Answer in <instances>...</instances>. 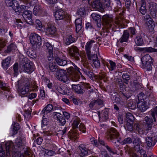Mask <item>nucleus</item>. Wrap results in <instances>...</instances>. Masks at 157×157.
I'll return each mask as SVG.
<instances>
[{"instance_id": "nucleus-64", "label": "nucleus", "mask_w": 157, "mask_h": 157, "mask_svg": "<svg viewBox=\"0 0 157 157\" xmlns=\"http://www.w3.org/2000/svg\"><path fill=\"white\" fill-rule=\"evenodd\" d=\"M13 10L16 13H17V14H19L20 13H22L21 11V9L19 6V5H18L17 3H16V5L13 8Z\"/></svg>"}, {"instance_id": "nucleus-3", "label": "nucleus", "mask_w": 157, "mask_h": 157, "mask_svg": "<svg viewBox=\"0 0 157 157\" xmlns=\"http://www.w3.org/2000/svg\"><path fill=\"white\" fill-rule=\"evenodd\" d=\"M20 67L25 72L31 73L33 71V63L27 58H23L20 63Z\"/></svg>"}, {"instance_id": "nucleus-2", "label": "nucleus", "mask_w": 157, "mask_h": 157, "mask_svg": "<svg viewBox=\"0 0 157 157\" xmlns=\"http://www.w3.org/2000/svg\"><path fill=\"white\" fill-rule=\"evenodd\" d=\"M73 66H71L68 68L67 72L69 74V78L73 82H77L80 78L79 74H81L80 70H81L75 64L72 63Z\"/></svg>"}, {"instance_id": "nucleus-42", "label": "nucleus", "mask_w": 157, "mask_h": 157, "mask_svg": "<svg viewBox=\"0 0 157 157\" xmlns=\"http://www.w3.org/2000/svg\"><path fill=\"white\" fill-rule=\"evenodd\" d=\"M92 117L95 121L100 120L101 115H100V112H98V113L93 112L92 113Z\"/></svg>"}, {"instance_id": "nucleus-6", "label": "nucleus", "mask_w": 157, "mask_h": 157, "mask_svg": "<svg viewBox=\"0 0 157 157\" xmlns=\"http://www.w3.org/2000/svg\"><path fill=\"white\" fill-rule=\"evenodd\" d=\"M156 121H154L151 118L149 117L148 116H146L144 118L143 126L144 129H146V131L150 130L152 128L153 124Z\"/></svg>"}, {"instance_id": "nucleus-53", "label": "nucleus", "mask_w": 157, "mask_h": 157, "mask_svg": "<svg viewBox=\"0 0 157 157\" xmlns=\"http://www.w3.org/2000/svg\"><path fill=\"white\" fill-rule=\"evenodd\" d=\"M45 115L44 114L43 117L42 125V128H44V126L48 125L49 124L48 119L45 117Z\"/></svg>"}, {"instance_id": "nucleus-22", "label": "nucleus", "mask_w": 157, "mask_h": 157, "mask_svg": "<svg viewBox=\"0 0 157 157\" xmlns=\"http://www.w3.org/2000/svg\"><path fill=\"white\" fill-rule=\"evenodd\" d=\"M141 61L142 64H146V63H153V62L151 57L149 55H146L142 57Z\"/></svg>"}, {"instance_id": "nucleus-60", "label": "nucleus", "mask_w": 157, "mask_h": 157, "mask_svg": "<svg viewBox=\"0 0 157 157\" xmlns=\"http://www.w3.org/2000/svg\"><path fill=\"white\" fill-rule=\"evenodd\" d=\"M90 140L92 144H93L94 146L98 147V143L97 142V139L93 137H91L90 138Z\"/></svg>"}, {"instance_id": "nucleus-29", "label": "nucleus", "mask_w": 157, "mask_h": 157, "mask_svg": "<svg viewBox=\"0 0 157 157\" xmlns=\"http://www.w3.org/2000/svg\"><path fill=\"white\" fill-rule=\"evenodd\" d=\"M48 65L49 70L52 72L56 71L58 68L56 63L54 62H49Z\"/></svg>"}, {"instance_id": "nucleus-10", "label": "nucleus", "mask_w": 157, "mask_h": 157, "mask_svg": "<svg viewBox=\"0 0 157 157\" xmlns=\"http://www.w3.org/2000/svg\"><path fill=\"white\" fill-rule=\"evenodd\" d=\"M149 10L151 16L153 18L156 17L157 12V4L154 2H151L149 3Z\"/></svg>"}, {"instance_id": "nucleus-24", "label": "nucleus", "mask_w": 157, "mask_h": 157, "mask_svg": "<svg viewBox=\"0 0 157 157\" xmlns=\"http://www.w3.org/2000/svg\"><path fill=\"white\" fill-rule=\"evenodd\" d=\"M92 6L94 9L99 10L101 8L102 4L100 0H95L92 3Z\"/></svg>"}, {"instance_id": "nucleus-46", "label": "nucleus", "mask_w": 157, "mask_h": 157, "mask_svg": "<svg viewBox=\"0 0 157 157\" xmlns=\"http://www.w3.org/2000/svg\"><path fill=\"white\" fill-rule=\"evenodd\" d=\"M58 78L59 80L63 81L64 83L68 82L69 80V79L66 74L62 76H60L59 78Z\"/></svg>"}, {"instance_id": "nucleus-8", "label": "nucleus", "mask_w": 157, "mask_h": 157, "mask_svg": "<svg viewBox=\"0 0 157 157\" xmlns=\"http://www.w3.org/2000/svg\"><path fill=\"white\" fill-rule=\"evenodd\" d=\"M103 22L107 25V27H111L113 23V16L112 15H105L102 16Z\"/></svg>"}, {"instance_id": "nucleus-18", "label": "nucleus", "mask_w": 157, "mask_h": 157, "mask_svg": "<svg viewBox=\"0 0 157 157\" xmlns=\"http://www.w3.org/2000/svg\"><path fill=\"white\" fill-rule=\"evenodd\" d=\"M129 36V31L127 30H124L122 36L119 40V41L121 43L127 42L128 40Z\"/></svg>"}, {"instance_id": "nucleus-56", "label": "nucleus", "mask_w": 157, "mask_h": 157, "mask_svg": "<svg viewBox=\"0 0 157 157\" xmlns=\"http://www.w3.org/2000/svg\"><path fill=\"white\" fill-rule=\"evenodd\" d=\"M145 52H157V49L153 48L151 47L145 48Z\"/></svg>"}, {"instance_id": "nucleus-32", "label": "nucleus", "mask_w": 157, "mask_h": 157, "mask_svg": "<svg viewBox=\"0 0 157 157\" xmlns=\"http://www.w3.org/2000/svg\"><path fill=\"white\" fill-rule=\"evenodd\" d=\"M126 117L127 122L133 123L135 118L133 115L131 113H127L126 114Z\"/></svg>"}, {"instance_id": "nucleus-35", "label": "nucleus", "mask_w": 157, "mask_h": 157, "mask_svg": "<svg viewBox=\"0 0 157 157\" xmlns=\"http://www.w3.org/2000/svg\"><path fill=\"white\" fill-rule=\"evenodd\" d=\"M16 46L15 44L12 43L9 45L7 47V49L5 51L6 53H10L12 51L16 49Z\"/></svg>"}, {"instance_id": "nucleus-54", "label": "nucleus", "mask_w": 157, "mask_h": 157, "mask_svg": "<svg viewBox=\"0 0 157 157\" xmlns=\"http://www.w3.org/2000/svg\"><path fill=\"white\" fill-rule=\"evenodd\" d=\"M151 115L154 120V121H156V118L155 117V115L157 116V106L151 109Z\"/></svg>"}, {"instance_id": "nucleus-57", "label": "nucleus", "mask_w": 157, "mask_h": 157, "mask_svg": "<svg viewBox=\"0 0 157 157\" xmlns=\"http://www.w3.org/2000/svg\"><path fill=\"white\" fill-rule=\"evenodd\" d=\"M147 11L146 6H140L139 9V12L142 15H144L146 13Z\"/></svg>"}, {"instance_id": "nucleus-48", "label": "nucleus", "mask_w": 157, "mask_h": 157, "mask_svg": "<svg viewBox=\"0 0 157 157\" xmlns=\"http://www.w3.org/2000/svg\"><path fill=\"white\" fill-rule=\"evenodd\" d=\"M121 94V97H116L115 98V101L118 104L122 105L123 103V100L121 98V97H123V96L125 97V95L124 94Z\"/></svg>"}, {"instance_id": "nucleus-38", "label": "nucleus", "mask_w": 157, "mask_h": 157, "mask_svg": "<svg viewBox=\"0 0 157 157\" xmlns=\"http://www.w3.org/2000/svg\"><path fill=\"white\" fill-rule=\"evenodd\" d=\"M153 64V63H146V64H142V68L146 69L148 71H150L152 70V65Z\"/></svg>"}, {"instance_id": "nucleus-20", "label": "nucleus", "mask_w": 157, "mask_h": 157, "mask_svg": "<svg viewBox=\"0 0 157 157\" xmlns=\"http://www.w3.org/2000/svg\"><path fill=\"white\" fill-rule=\"evenodd\" d=\"M137 106L141 112H144L148 108V106L145 102H137Z\"/></svg>"}, {"instance_id": "nucleus-44", "label": "nucleus", "mask_w": 157, "mask_h": 157, "mask_svg": "<svg viewBox=\"0 0 157 157\" xmlns=\"http://www.w3.org/2000/svg\"><path fill=\"white\" fill-rule=\"evenodd\" d=\"M132 140L130 137H127L125 138L121 142H120L122 145H124L126 144H130L132 143Z\"/></svg>"}, {"instance_id": "nucleus-34", "label": "nucleus", "mask_w": 157, "mask_h": 157, "mask_svg": "<svg viewBox=\"0 0 157 157\" xmlns=\"http://www.w3.org/2000/svg\"><path fill=\"white\" fill-rule=\"evenodd\" d=\"M135 41L138 46H141L144 44L143 39L141 36H137L135 39Z\"/></svg>"}, {"instance_id": "nucleus-58", "label": "nucleus", "mask_w": 157, "mask_h": 157, "mask_svg": "<svg viewBox=\"0 0 157 157\" xmlns=\"http://www.w3.org/2000/svg\"><path fill=\"white\" fill-rule=\"evenodd\" d=\"M18 63H15L13 66L14 73L15 75H17L18 73Z\"/></svg>"}, {"instance_id": "nucleus-12", "label": "nucleus", "mask_w": 157, "mask_h": 157, "mask_svg": "<svg viewBox=\"0 0 157 157\" xmlns=\"http://www.w3.org/2000/svg\"><path fill=\"white\" fill-rule=\"evenodd\" d=\"M67 13L65 11L62 9H59L55 13V17L57 20H61L65 18Z\"/></svg>"}, {"instance_id": "nucleus-59", "label": "nucleus", "mask_w": 157, "mask_h": 157, "mask_svg": "<svg viewBox=\"0 0 157 157\" xmlns=\"http://www.w3.org/2000/svg\"><path fill=\"white\" fill-rule=\"evenodd\" d=\"M109 62L110 64V67L109 68V70L112 71L115 69L116 67L115 63L110 60L109 61Z\"/></svg>"}, {"instance_id": "nucleus-40", "label": "nucleus", "mask_w": 157, "mask_h": 157, "mask_svg": "<svg viewBox=\"0 0 157 157\" xmlns=\"http://www.w3.org/2000/svg\"><path fill=\"white\" fill-rule=\"evenodd\" d=\"M5 2L8 7H11L13 9L16 5V4H15V3L13 2V0H6Z\"/></svg>"}, {"instance_id": "nucleus-47", "label": "nucleus", "mask_w": 157, "mask_h": 157, "mask_svg": "<svg viewBox=\"0 0 157 157\" xmlns=\"http://www.w3.org/2000/svg\"><path fill=\"white\" fill-rule=\"evenodd\" d=\"M89 60H92L93 62L98 59L97 54H94L91 55V54L87 55Z\"/></svg>"}, {"instance_id": "nucleus-31", "label": "nucleus", "mask_w": 157, "mask_h": 157, "mask_svg": "<svg viewBox=\"0 0 157 157\" xmlns=\"http://www.w3.org/2000/svg\"><path fill=\"white\" fill-rule=\"evenodd\" d=\"M113 6L115 9H118L121 8L122 4L120 0H113Z\"/></svg>"}, {"instance_id": "nucleus-37", "label": "nucleus", "mask_w": 157, "mask_h": 157, "mask_svg": "<svg viewBox=\"0 0 157 157\" xmlns=\"http://www.w3.org/2000/svg\"><path fill=\"white\" fill-rule=\"evenodd\" d=\"M101 115V121H104L106 120L108 118V112L107 111H102V112L100 113Z\"/></svg>"}, {"instance_id": "nucleus-19", "label": "nucleus", "mask_w": 157, "mask_h": 157, "mask_svg": "<svg viewBox=\"0 0 157 157\" xmlns=\"http://www.w3.org/2000/svg\"><path fill=\"white\" fill-rule=\"evenodd\" d=\"M54 59L56 63L59 66H64L66 65L67 63V60L58 56H55Z\"/></svg>"}, {"instance_id": "nucleus-13", "label": "nucleus", "mask_w": 157, "mask_h": 157, "mask_svg": "<svg viewBox=\"0 0 157 157\" xmlns=\"http://www.w3.org/2000/svg\"><path fill=\"white\" fill-rule=\"evenodd\" d=\"M55 86L57 90L61 94H67L70 93L69 90L65 86L60 85L56 86Z\"/></svg>"}, {"instance_id": "nucleus-61", "label": "nucleus", "mask_w": 157, "mask_h": 157, "mask_svg": "<svg viewBox=\"0 0 157 157\" xmlns=\"http://www.w3.org/2000/svg\"><path fill=\"white\" fill-rule=\"evenodd\" d=\"M133 123H131V122H128L126 124V128L127 130L130 132L132 131L133 129Z\"/></svg>"}, {"instance_id": "nucleus-11", "label": "nucleus", "mask_w": 157, "mask_h": 157, "mask_svg": "<svg viewBox=\"0 0 157 157\" xmlns=\"http://www.w3.org/2000/svg\"><path fill=\"white\" fill-rule=\"evenodd\" d=\"M145 143L147 146L149 147H154L157 142V138L155 137L147 136L145 139Z\"/></svg>"}, {"instance_id": "nucleus-7", "label": "nucleus", "mask_w": 157, "mask_h": 157, "mask_svg": "<svg viewBox=\"0 0 157 157\" xmlns=\"http://www.w3.org/2000/svg\"><path fill=\"white\" fill-rule=\"evenodd\" d=\"M30 40L31 43L33 46L35 45L39 46L41 44V40L40 36L36 33L31 34Z\"/></svg>"}, {"instance_id": "nucleus-63", "label": "nucleus", "mask_w": 157, "mask_h": 157, "mask_svg": "<svg viewBox=\"0 0 157 157\" xmlns=\"http://www.w3.org/2000/svg\"><path fill=\"white\" fill-rule=\"evenodd\" d=\"M45 45L46 46L47 48L48 52H53V47L52 45L48 43L47 42L45 43Z\"/></svg>"}, {"instance_id": "nucleus-43", "label": "nucleus", "mask_w": 157, "mask_h": 157, "mask_svg": "<svg viewBox=\"0 0 157 157\" xmlns=\"http://www.w3.org/2000/svg\"><path fill=\"white\" fill-rule=\"evenodd\" d=\"M56 72V76L57 77V78H59L60 76H62L65 74L64 71L62 69H60L58 68Z\"/></svg>"}, {"instance_id": "nucleus-23", "label": "nucleus", "mask_w": 157, "mask_h": 157, "mask_svg": "<svg viewBox=\"0 0 157 157\" xmlns=\"http://www.w3.org/2000/svg\"><path fill=\"white\" fill-rule=\"evenodd\" d=\"M68 135L69 138L74 141L78 138V135L77 132L75 131H70L68 134Z\"/></svg>"}, {"instance_id": "nucleus-55", "label": "nucleus", "mask_w": 157, "mask_h": 157, "mask_svg": "<svg viewBox=\"0 0 157 157\" xmlns=\"http://www.w3.org/2000/svg\"><path fill=\"white\" fill-rule=\"evenodd\" d=\"M27 53L28 56L30 57L33 58H35L36 56L35 52L32 49H29L28 51L27 52Z\"/></svg>"}, {"instance_id": "nucleus-39", "label": "nucleus", "mask_w": 157, "mask_h": 157, "mask_svg": "<svg viewBox=\"0 0 157 157\" xmlns=\"http://www.w3.org/2000/svg\"><path fill=\"white\" fill-rule=\"evenodd\" d=\"M41 10L42 9L41 6L39 5H37L35 6L34 8L33 13L35 15H37Z\"/></svg>"}, {"instance_id": "nucleus-16", "label": "nucleus", "mask_w": 157, "mask_h": 157, "mask_svg": "<svg viewBox=\"0 0 157 157\" xmlns=\"http://www.w3.org/2000/svg\"><path fill=\"white\" fill-rule=\"evenodd\" d=\"M71 86L72 89L78 94H82L85 91L83 87L80 85L73 84Z\"/></svg>"}, {"instance_id": "nucleus-52", "label": "nucleus", "mask_w": 157, "mask_h": 157, "mask_svg": "<svg viewBox=\"0 0 157 157\" xmlns=\"http://www.w3.org/2000/svg\"><path fill=\"white\" fill-rule=\"evenodd\" d=\"M147 25H148V28L149 29H150L151 31H152L155 27V22L153 21L152 19H151V20H149L147 21Z\"/></svg>"}, {"instance_id": "nucleus-27", "label": "nucleus", "mask_w": 157, "mask_h": 157, "mask_svg": "<svg viewBox=\"0 0 157 157\" xmlns=\"http://www.w3.org/2000/svg\"><path fill=\"white\" fill-rule=\"evenodd\" d=\"M10 61L11 58L9 57L3 60L2 66L5 70H6L9 67Z\"/></svg>"}, {"instance_id": "nucleus-1", "label": "nucleus", "mask_w": 157, "mask_h": 157, "mask_svg": "<svg viewBox=\"0 0 157 157\" xmlns=\"http://www.w3.org/2000/svg\"><path fill=\"white\" fill-rule=\"evenodd\" d=\"M15 84L18 88V92L22 95H25L29 92V80L27 78H23L18 80Z\"/></svg>"}, {"instance_id": "nucleus-33", "label": "nucleus", "mask_w": 157, "mask_h": 157, "mask_svg": "<svg viewBox=\"0 0 157 157\" xmlns=\"http://www.w3.org/2000/svg\"><path fill=\"white\" fill-rule=\"evenodd\" d=\"M5 145L7 155H10V151H11V149L13 147V143L12 142H8Z\"/></svg>"}, {"instance_id": "nucleus-45", "label": "nucleus", "mask_w": 157, "mask_h": 157, "mask_svg": "<svg viewBox=\"0 0 157 157\" xmlns=\"http://www.w3.org/2000/svg\"><path fill=\"white\" fill-rule=\"evenodd\" d=\"M86 13V11L84 7L80 8L77 11V14L80 16H83Z\"/></svg>"}, {"instance_id": "nucleus-28", "label": "nucleus", "mask_w": 157, "mask_h": 157, "mask_svg": "<svg viewBox=\"0 0 157 157\" xmlns=\"http://www.w3.org/2000/svg\"><path fill=\"white\" fill-rule=\"evenodd\" d=\"M53 109V106L51 104L47 105L43 109L42 112L43 114L45 115L48 113H50Z\"/></svg>"}, {"instance_id": "nucleus-50", "label": "nucleus", "mask_w": 157, "mask_h": 157, "mask_svg": "<svg viewBox=\"0 0 157 157\" xmlns=\"http://www.w3.org/2000/svg\"><path fill=\"white\" fill-rule=\"evenodd\" d=\"M35 25L36 28L38 30L41 31L43 27L41 22L39 20L37 19L35 21Z\"/></svg>"}, {"instance_id": "nucleus-21", "label": "nucleus", "mask_w": 157, "mask_h": 157, "mask_svg": "<svg viewBox=\"0 0 157 157\" xmlns=\"http://www.w3.org/2000/svg\"><path fill=\"white\" fill-rule=\"evenodd\" d=\"M56 32V28L53 25L48 24L46 29V32L48 35H53Z\"/></svg>"}, {"instance_id": "nucleus-4", "label": "nucleus", "mask_w": 157, "mask_h": 157, "mask_svg": "<svg viewBox=\"0 0 157 157\" xmlns=\"http://www.w3.org/2000/svg\"><path fill=\"white\" fill-rule=\"evenodd\" d=\"M67 51L70 56L73 59L76 60H79L80 55L79 50L77 47L72 46L67 48Z\"/></svg>"}, {"instance_id": "nucleus-41", "label": "nucleus", "mask_w": 157, "mask_h": 157, "mask_svg": "<svg viewBox=\"0 0 157 157\" xmlns=\"http://www.w3.org/2000/svg\"><path fill=\"white\" fill-rule=\"evenodd\" d=\"M13 125V134L15 135L17 133L18 130L20 128V126L18 123L15 122Z\"/></svg>"}, {"instance_id": "nucleus-15", "label": "nucleus", "mask_w": 157, "mask_h": 157, "mask_svg": "<svg viewBox=\"0 0 157 157\" xmlns=\"http://www.w3.org/2000/svg\"><path fill=\"white\" fill-rule=\"evenodd\" d=\"M91 16L94 20L95 21L98 27H101V16L96 13H93L91 14Z\"/></svg>"}, {"instance_id": "nucleus-36", "label": "nucleus", "mask_w": 157, "mask_h": 157, "mask_svg": "<svg viewBox=\"0 0 157 157\" xmlns=\"http://www.w3.org/2000/svg\"><path fill=\"white\" fill-rule=\"evenodd\" d=\"M98 142L101 144L103 146H105L109 152L110 153H112L113 154H115V153L112 151L111 148L107 145V144L105 143L104 141L102 140L99 139Z\"/></svg>"}, {"instance_id": "nucleus-49", "label": "nucleus", "mask_w": 157, "mask_h": 157, "mask_svg": "<svg viewBox=\"0 0 157 157\" xmlns=\"http://www.w3.org/2000/svg\"><path fill=\"white\" fill-rule=\"evenodd\" d=\"M80 123L79 119L77 118L73 121L72 124V127L74 129L78 128V126Z\"/></svg>"}, {"instance_id": "nucleus-5", "label": "nucleus", "mask_w": 157, "mask_h": 157, "mask_svg": "<svg viewBox=\"0 0 157 157\" xmlns=\"http://www.w3.org/2000/svg\"><path fill=\"white\" fill-rule=\"evenodd\" d=\"M107 136L108 138L111 140L117 139V142H120L121 139L119 138V134L115 128H112L109 129L107 132Z\"/></svg>"}, {"instance_id": "nucleus-30", "label": "nucleus", "mask_w": 157, "mask_h": 157, "mask_svg": "<svg viewBox=\"0 0 157 157\" xmlns=\"http://www.w3.org/2000/svg\"><path fill=\"white\" fill-rule=\"evenodd\" d=\"M75 41V39L72 37L71 35L67 36L64 39L65 43L67 45H69Z\"/></svg>"}, {"instance_id": "nucleus-9", "label": "nucleus", "mask_w": 157, "mask_h": 157, "mask_svg": "<svg viewBox=\"0 0 157 157\" xmlns=\"http://www.w3.org/2000/svg\"><path fill=\"white\" fill-rule=\"evenodd\" d=\"M32 15V12L29 10L25 11L23 13L22 16L24 20L28 24H32L33 22Z\"/></svg>"}, {"instance_id": "nucleus-25", "label": "nucleus", "mask_w": 157, "mask_h": 157, "mask_svg": "<svg viewBox=\"0 0 157 157\" xmlns=\"http://www.w3.org/2000/svg\"><path fill=\"white\" fill-rule=\"evenodd\" d=\"M94 42L93 40H91L87 42L85 45V51L87 55L91 54V48L92 46V44Z\"/></svg>"}, {"instance_id": "nucleus-26", "label": "nucleus", "mask_w": 157, "mask_h": 157, "mask_svg": "<svg viewBox=\"0 0 157 157\" xmlns=\"http://www.w3.org/2000/svg\"><path fill=\"white\" fill-rule=\"evenodd\" d=\"M84 87L86 92L90 94L94 92V87L91 86L89 83H84Z\"/></svg>"}, {"instance_id": "nucleus-14", "label": "nucleus", "mask_w": 157, "mask_h": 157, "mask_svg": "<svg viewBox=\"0 0 157 157\" xmlns=\"http://www.w3.org/2000/svg\"><path fill=\"white\" fill-rule=\"evenodd\" d=\"M133 143L134 144V148L135 151L137 152L139 151L140 145L142 144L140 139L137 137L135 138L133 141Z\"/></svg>"}, {"instance_id": "nucleus-51", "label": "nucleus", "mask_w": 157, "mask_h": 157, "mask_svg": "<svg viewBox=\"0 0 157 157\" xmlns=\"http://www.w3.org/2000/svg\"><path fill=\"white\" fill-rule=\"evenodd\" d=\"M146 98V96L144 95V94L141 92L140 94H139L138 95V102H145L144 100V99Z\"/></svg>"}, {"instance_id": "nucleus-62", "label": "nucleus", "mask_w": 157, "mask_h": 157, "mask_svg": "<svg viewBox=\"0 0 157 157\" xmlns=\"http://www.w3.org/2000/svg\"><path fill=\"white\" fill-rule=\"evenodd\" d=\"M78 129L81 132L85 133L86 131V128L84 124L81 123L78 127Z\"/></svg>"}, {"instance_id": "nucleus-17", "label": "nucleus", "mask_w": 157, "mask_h": 157, "mask_svg": "<svg viewBox=\"0 0 157 157\" xmlns=\"http://www.w3.org/2000/svg\"><path fill=\"white\" fill-rule=\"evenodd\" d=\"M25 143L26 140L24 138L19 137L16 139L15 144L18 147H23Z\"/></svg>"}]
</instances>
